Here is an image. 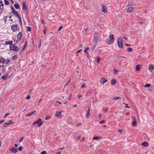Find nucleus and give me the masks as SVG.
Listing matches in <instances>:
<instances>
[{
	"label": "nucleus",
	"instance_id": "e433bc0d",
	"mask_svg": "<svg viewBox=\"0 0 154 154\" xmlns=\"http://www.w3.org/2000/svg\"><path fill=\"white\" fill-rule=\"evenodd\" d=\"M47 30V29L46 27L45 26V29L43 31V33L45 35H46V32Z\"/></svg>",
	"mask_w": 154,
	"mask_h": 154
},
{
	"label": "nucleus",
	"instance_id": "864d4df0",
	"mask_svg": "<svg viewBox=\"0 0 154 154\" xmlns=\"http://www.w3.org/2000/svg\"><path fill=\"white\" fill-rule=\"evenodd\" d=\"M72 94H71L70 95V96H69L68 97V99L69 100H70L71 98V97H72Z\"/></svg>",
	"mask_w": 154,
	"mask_h": 154
},
{
	"label": "nucleus",
	"instance_id": "4c0bfd02",
	"mask_svg": "<svg viewBox=\"0 0 154 154\" xmlns=\"http://www.w3.org/2000/svg\"><path fill=\"white\" fill-rule=\"evenodd\" d=\"M4 3L6 5H8L9 4V2L7 0H4Z\"/></svg>",
	"mask_w": 154,
	"mask_h": 154
},
{
	"label": "nucleus",
	"instance_id": "20e7f679",
	"mask_svg": "<svg viewBox=\"0 0 154 154\" xmlns=\"http://www.w3.org/2000/svg\"><path fill=\"white\" fill-rule=\"evenodd\" d=\"M43 123V122L42 121V119H41L39 118L37 120L35 121L33 123V125H35L36 124H38V127L41 126Z\"/></svg>",
	"mask_w": 154,
	"mask_h": 154
},
{
	"label": "nucleus",
	"instance_id": "b1692460",
	"mask_svg": "<svg viewBox=\"0 0 154 154\" xmlns=\"http://www.w3.org/2000/svg\"><path fill=\"white\" fill-rule=\"evenodd\" d=\"M136 123H137L136 120L135 118H134V120L132 122V125L133 126H134L136 125Z\"/></svg>",
	"mask_w": 154,
	"mask_h": 154
},
{
	"label": "nucleus",
	"instance_id": "6e6d98bb",
	"mask_svg": "<svg viewBox=\"0 0 154 154\" xmlns=\"http://www.w3.org/2000/svg\"><path fill=\"white\" fill-rule=\"evenodd\" d=\"M62 27H63V26H61L58 29V31H60L62 29Z\"/></svg>",
	"mask_w": 154,
	"mask_h": 154
},
{
	"label": "nucleus",
	"instance_id": "6e6552de",
	"mask_svg": "<svg viewBox=\"0 0 154 154\" xmlns=\"http://www.w3.org/2000/svg\"><path fill=\"white\" fill-rule=\"evenodd\" d=\"M9 150L13 153H16L17 151V148L14 147L10 148Z\"/></svg>",
	"mask_w": 154,
	"mask_h": 154
},
{
	"label": "nucleus",
	"instance_id": "a211bd4d",
	"mask_svg": "<svg viewBox=\"0 0 154 154\" xmlns=\"http://www.w3.org/2000/svg\"><path fill=\"white\" fill-rule=\"evenodd\" d=\"M13 43V42L12 41H6L5 42V45H12Z\"/></svg>",
	"mask_w": 154,
	"mask_h": 154
},
{
	"label": "nucleus",
	"instance_id": "f3484780",
	"mask_svg": "<svg viewBox=\"0 0 154 154\" xmlns=\"http://www.w3.org/2000/svg\"><path fill=\"white\" fill-rule=\"evenodd\" d=\"M134 9V8L132 7H130L128 8L127 12L130 13L131 11Z\"/></svg>",
	"mask_w": 154,
	"mask_h": 154
},
{
	"label": "nucleus",
	"instance_id": "a19ab883",
	"mask_svg": "<svg viewBox=\"0 0 154 154\" xmlns=\"http://www.w3.org/2000/svg\"><path fill=\"white\" fill-rule=\"evenodd\" d=\"M8 124H13L14 122H13L11 120H10L8 121Z\"/></svg>",
	"mask_w": 154,
	"mask_h": 154
},
{
	"label": "nucleus",
	"instance_id": "412c9836",
	"mask_svg": "<svg viewBox=\"0 0 154 154\" xmlns=\"http://www.w3.org/2000/svg\"><path fill=\"white\" fill-rule=\"evenodd\" d=\"M18 58V56L16 55H14L12 57V59L13 60H17Z\"/></svg>",
	"mask_w": 154,
	"mask_h": 154
},
{
	"label": "nucleus",
	"instance_id": "f257e3e1",
	"mask_svg": "<svg viewBox=\"0 0 154 154\" xmlns=\"http://www.w3.org/2000/svg\"><path fill=\"white\" fill-rule=\"evenodd\" d=\"M94 38L93 40V42L95 44L94 48L97 46V44L100 43L101 41V35L99 33L95 32L94 35Z\"/></svg>",
	"mask_w": 154,
	"mask_h": 154
},
{
	"label": "nucleus",
	"instance_id": "bb28decb",
	"mask_svg": "<svg viewBox=\"0 0 154 154\" xmlns=\"http://www.w3.org/2000/svg\"><path fill=\"white\" fill-rule=\"evenodd\" d=\"M116 80L115 79H112L111 80V85H113L116 84Z\"/></svg>",
	"mask_w": 154,
	"mask_h": 154
},
{
	"label": "nucleus",
	"instance_id": "680f3d73",
	"mask_svg": "<svg viewBox=\"0 0 154 154\" xmlns=\"http://www.w3.org/2000/svg\"><path fill=\"white\" fill-rule=\"evenodd\" d=\"M56 102L58 103H59V104H62V103L60 101H57Z\"/></svg>",
	"mask_w": 154,
	"mask_h": 154
},
{
	"label": "nucleus",
	"instance_id": "4468645a",
	"mask_svg": "<svg viewBox=\"0 0 154 154\" xmlns=\"http://www.w3.org/2000/svg\"><path fill=\"white\" fill-rule=\"evenodd\" d=\"M154 69V65L152 64L149 65V69L150 71H152Z\"/></svg>",
	"mask_w": 154,
	"mask_h": 154
},
{
	"label": "nucleus",
	"instance_id": "603ef678",
	"mask_svg": "<svg viewBox=\"0 0 154 154\" xmlns=\"http://www.w3.org/2000/svg\"><path fill=\"white\" fill-rule=\"evenodd\" d=\"M31 97L29 95H28L27 96V97H26V98L27 99H29Z\"/></svg>",
	"mask_w": 154,
	"mask_h": 154
},
{
	"label": "nucleus",
	"instance_id": "72a5a7b5",
	"mask_svg": "<svg viewBox=\"0 0 154 154\" xmlns=\"http://www.w3.org/2000/svg\"><path fill=\"white\" fill-rule=\"evenodd\" d=\"M4 5V4L3 3V2L2 1H0V6L1 8H2V7H3Z\"/></svg>",
	"mask_w": 154,
	"mask_h": 154
},
{
	"label": "nucleus",
	"instance_id": "aec40b11",
	"mask_svg": "<svg viewBox=\"0 0 154 154\" xmlns=\"http://www.w3.org/2000/svg\"><path fill=\"white\" fill-rule=\"evenodd\" d=\"M142 145L145 147H147L148 146V143L147 142H144L142 143Z\"/></svg>",
	"mask_w": 154,
	"mask_h": 154
},
{
	"label": "nucleus",
	"instance_id": "338daca9",
	"mask_svg": "<svg viewBox=\"0 0 154 154\" xmlns=\"http://www.w3.org/2000/svg\"><path fill=\"white\" fill-rule=\"evenodd\" d=\"M1 123L3 122H4V120L2 119L0 120Z\"/></svg>",
	"mask_w": 154,
	"mask_h": 154
},
{
	"label": "nucleus",
	"instance_id": "37998d69",
	"mask_svg": "<svg viewBox=\"0 0 154 154\" xmlns=\"http://www.w3.org/2000/svg\"><path fill=\"white\" fill-rule=\"evenodd\" d=\"M50 118H51L50 116H46L45 117V120H47L50 119Z\"/></svg>",
	"mask_w": 154,
	"mask_h": 154
},
{
	"label": "nucleus",
	"instance_id": "58836bf2",
	"mask_svg": "<svg viewBox=\"0 0 154 154\" xmlns=\"http://www.w3.org/2000/svg\"><path fill=\"white\" fill-rule=\"evenodd\" d=\"M151 85L149 84H146L144 86L145 87H149Z\"/></svg>",
	"mask_w": 154,
	"mask_h": 154
},
{
	"label": "nucleus",
	"instance_id": "69168bd1",
	"mask_svg": "<svg viewBox=\"0 0 154 154\" xmlns=\"http://www.w3.org/2000/svg\"><path fill=\"white\" fill-rule=\"evenodd\" d=\"M118 131L120 132V133H122V130L121 129H119V131Z\"/></svg>",
	"mask_w": 154,
	"mask_h": 154
},
{
	"label": "nucleus",
	"instance_id": "dca6fc26",
	"mask_svg": "<svg viewBox=\"0 0 154 154\" xmlns=\"http://www.w3.org/2000/svg\"><path fill=\"white\" fill-rule=\"evenodd\" d=\"M13 14L14 15L15 17H18V18L20 17L19 14L18 12L17 11L14 13H13Z\"/></svg>",
	"mask_w": 154,
	"mask_h": 154
},
{
	"label": "nucleus",
	"instance_id": "774afa93",
	"mask_svg": "<svg viewBox=\"0 0 154 154\" xmlns=\"http://www.w3.org/2000/svg\"><path fill=\"white\" fill-rule=\"evenodd\" d=\"M61 152H56V154H60Z\"/></svg>",
	"mask_w": 154,
	"mask_h": 154
},
{
	"label": "nucleus",
	"instance_id": "79ce46f5",
	"mask_svg": "<svg viewBox=\"0 0 154 154\" xmlns=\"http://www.w3.org/2000/svg\"><path fill=\"white\" fill-rule=\"evenodd\" d=\"M123 103L125 105V107L126 108H130V107L128 105V104H127L126 103Z\"/></svg>",
	"mask_w": 154,
	"mask_h": 154
},
{
	"label": "nucleus",
	"instance_id": "e2e57ef3",
	"mask_svg": "<svg viewBox=\"0 0 154 154\" xmlns=\"http://www.w3.org/2000/svg\"><path fill=\"white\" fill-rule=\"evenodd\" d=\"M23 137H22V138H21L20 139V140H19V142H20V143L22 141V140H23Z\"/></svg>",
	"mask_w": 154,
	"mask_h": 154
},
{
	"label": "nucleus",
	"instance_id": "7c9ffc66",
	"mask_svg": "<svg viewBox=\"0 0 154 154\" xmlns=\"http://www.w3.org/2000/svg\"><path fill=\"white\" fill-rule=\"evenodd\" d=\"M100 138H101V137H93V138L92 139L94 140H97L98 139Z\"/></svg>",
	"mask_w": 154,
	"mask_h": 154
},
{
	"label": "nucleus",
	"instance_id": "bf43d9fd",
	"mask_svg": "<svg viewBox=\"0 0 154 154\" xmlns=\"http://www.w3.org/2000/svg\"><path fill=\"white\" fill-rule=\"evenodd\" d=\"M9 115H10V114H8V113H7V114H6L5 116L4 117V118H5L7 116H9Z\"/></svg>",
	"mask_w": 154,
	"mask_h": 154
},
{
	"label": "nucleus",
	"instance_id": "f8f14e48",
	"mask_svg": "<svg viewBox=\"0 0 154 154\" xmlns=\"http://www.w3.org/2000/svg\"><path fill=\"white\" fill-rule=\"evenodd\" d=\"M107 81V80L106 78L104 79V78H102L100 79V82L102 83H104L106 82Z\"/></svg>",
	"mask_w": 154,
	"mask_h": 154
},
{
	"label": "nucleus",
	"instance_id": "a878e982",
	"mask_svg": "<svg viewBox=\"0 0 154 154\" xmlns=\"http://www.w3.org/2000/svg\"><path fill=\"white\" fill-rule=\"evenodd\" d=\"M14 6L15 8L17 9H18L20 8V6L18 4H14Z\"/></svg>",
	"mask_w": 154,
	"mask_h": 154
},
{
	"label": "nucleus",
	"instance_id": "9b49d317",
	"mask_svg": "<svg viewBox=\"0 0 154 154\" xmlns=\"http://www.w3.org/2000/svg\"><path fill=\"white\" fill-rule=\"evenodd\" d=\"M109 37L110 40L113 42H114L115 39L114 37V35L113 34H111L109 36Z\"/></svg>",
	"mask_w": 154,
	"mask_h": 154
},
{
	"label": "nucleus",
	"instance_id": "f704fd0d",
	"mask_svg": "<svg viewBox=\"0 0 154 154\" xmlns=\"http://www.w3.org/2000/svg\"><path fill=\"white\" fill-rule=\"evenodd\" d=\"M136 69L137 71H139L140 70V66L139 65H138L136 66Z\"/></svg>",
	"mask_w": 154,
	"mask_h": 154
},
{
	"label": "nucleus",
	"instance_id": "f03ea898",
	"mask_svg": "<svg viewBox=\"0 0 154 154\" xmlns=\"http://www.w3.org/2000/svg\"><path fill=\"white\" fill-rule=\"evenodd\" d=\"M11 29L13 32L19 31L20 30L18 25L17 24L11 25Z\"/></svg>",
	"mask_w": 154,
	"mask_h": 154
},
{
	"label": "nucleus",
	"instance_id": "423d86ee",
	"mask_svg": "<svg viewBox=\"0 0 154 154\" xmlns=\"http://www.w3.org/2000/svg\"><path fill=\"white\" fill-rule=\"evenodd\" d=\"M22 8L23 10H25V12L27 14L28 13V8L26 5V3L23 1V2Z\"/></svg>",
	"mask_w": 154,
	"mask_h": 154
},
{
	"label": "nucleus",
	"instance_id": "49530a36",
	"mask_svg": "<svg viewBox=\"0 0 154 154\" xmlns=\"http://www.w3.org/2000/svg\"><path fill=\"white\" fill-rule=\"evenodd\" d=\"M47 153V152L46 151L44 150L43 151H42L41 153V154H46Z\"/></svg>",
	"mask_w": 154,
	"mask_h": 154
},
{
	"label": "nucleus",
	"instance_id": "5701e85b",
	"mask_svg": "<svg viewBox=\"0 0 154 154\" xmlns=\"http://www.w3.org/2000/svg\"><path fill=\"white\" fill-rule=\"evenodd\" d=\"M5 59L2 57H0V63H4L5 62Z\"/></svg>",
	"mask_w": 154,
	"mask_h": 154
},
{
	"label": "nucleus",
	"instance_id": "9d476101",
	"mask_svg": "<svg viewBox=\"0 0 154 154\" xmlns=\"http://www.w3.org/2000/svg\"><path fill=\"white\" fill-rule=\"evenodd\" d=\"M102 11L104 13H106L107 12V10L106 8V7L103 5L102 4Z\"/></svg>",
	"mask_w": 154,
	"mask_h": 154
},
{
	"label": "nucleus",
	"instance_id": "8fccbe9b",
	"mask_svg": "<svg viewBox=\"0 0 154 154\" xmlns=\"http://www.w3.org/2000/svg\"><path fill=\"white\" fill-rule=\"evenodd\" d=\"M23 149V147L22 146H20L18 148V150L20 151H21Z\"/></svg>",
	"mask_w": 154,
	"mask_h": 154
},
{
	"label": "nucleus",
	"instance_id": "a18cd8bd",
	"mask_svg": "<svg viewBox=\"0 0 154 154\" xmlns=\"http://www.w3.org/2000/svg\"><path fill=\"white\" fill-rule=\"evenodd\" d=\"M86 86L85 85V84H83L82 85V86H81V87L82 88H86Z\"/></svg>",
	"mask_w": 154,
	"mask_h": 154
},
{
	"label": "nucleus",
	"instance_id": "7ed1b4c3",
	"mask_svg": "<svg viewBox=\"0 0 154 154\" xmlns=\"http://www.w3.org/2000/svg\"><path fill=\"white\" fill-rule=\"evenodd\" d=\"M10 50L13 51H17L19 49V47L17 46H15L14 44H12L11 45H10Z\"/></svg>",
	"mask_w": 154,
	"mask_h": 154
},
{
	"label": "nucleus",
	"instance_id": "cd10ccee",
	"mask_svg": "<svg viewBox=\"0 0 154 154\" xmlns=\"http://www.w3.org/2000/svg\"><path fill=\"white\" fill-rule=\"evenodd\" d=\"M31 28L29 26H27L26 27V30L29 32H30L31 31Z\"/></svg>",
	"mask_w": 154,
	"mask_h": 154
},
{
	"label": "nucleus",
	"instance_id": "13d9d810",
	"mask_svg": "<svg viewBox=\"0 0 154 154\" xmlns=\"http://www.w3.org/2000/svg\"><path fill=\"white\" fill-rule=\"evenodd\" d=\"M14 43L15 44H16L18 42V40H14Z\"/></svg>",
	"mask_w": 154,
	"mask_h": 154
},
{
	"label": "nucleus",
	"instance_id": "4d7b16f0",
	"mask_svg": "<svg viewBox=\"0 0 154 154\" xmlns=\"http://www.w3.org/2000/svg\"><path fill=\"white\" fill-rule=\"evenodd\" d=\"M105 122L104 121V120H102V121H100V124H103V123H104Z\"/></svg>",
	"mask_w": 154,
	"mask_h": 154
},
{
	"label": "nucleus",
	"instance_id": "1a4fd4ad",
	"mask_svg": "<svg viewBox=\"0 0 154 154\" xmlns=\"http://www.w3.org/2000/svg\"><path fill=\"white\" fill-rule=\"evenodd\" d=\"M62 112H59L58 111H57L55 114V116L57 117L60 118L61 115V113Z\"/></svg>",
	"mask_w": 154,
	"mask_h": 154
},
{
	"label": "nucleus",
	"instance_id": "ea45409f",
	"mask_svg": "<svg viewBox=\"0 0 154 154\" xmlns=\"http://www.w3.org/2000/svg\"><path fill=\"white\" fill-rule=\"evenodd\" d=\"M113 71L115 74H116V73H117L118 72H119V71L118 70L116 69H113Z\"/></svg>",
	"mask_w": 154,
	"mask_h": 154
},
{
	"label": "nucleus",
	"instance_id": "09e8293b",
	"mask_svg": "<svg viewBox=\"0 0 154 154\" xmlns=\"http://www.w3.org/2000/svg\"><path fill=\"white\" fill-rule=\"evenodd\" d=\"M89 48H87L84 51V52L85 53H86V52H87V51L89 49Z\"/></svg>",
	"mask_w": 154,
	"mask_h": 154
},
{
	"label": "nucleus",
	"instance_id": "6ab92c4d",
	"mask_svg": "<svg viewBox=\"0 0 154 154\" xmlns=\"http://www.w3.org/2000/svg\"><path fill=\"white\" fill-rule=\"evenodd\" d=\"M36 111H33L32 112L29 113L28 115H26L25 116L26 117L27 116H31L33 115L35 113Z\"/></svg>",
	"mask_w": 154,
	"mask_h": 154
},
{
	"label": "nucleus",
	"instance_id": "0e129e2a",
	"mask_svg": "<svg viewBox=\"0 0 154 154\" xmlns=\"http://www.w3.org/2000/svg\"><path fill=\"white\" fill-rule=\"evenodd\" d=\"M41 22H42V23H43V24H45V22H44V20L43 19H42L41 20Z\"/></svg>",
	"mask_w": 154,
	"mask_h": 154
},
{
	"label": "nucleus",
	"instance_id": "473e14b6",
	"mask_svg": "<svg viewBox=\"0 0 154 154\" xmlns=\"http://www.w3.org/2000/svg\"><path fill=\"white\" fill-rule=\"evenodd\" d=\"M11 8L13 14V13H14L16 11H15L14 8L13 7H11Z\"/></svg>",
	"mask_w": 154,
	"mask_h": 154
},
{
	"label": "nucleus",
	"instance_id": "c85d7f7f",
	"mask_svg": "<svg viewBox=\"0 0 154 154\" xmlns=\"http://www.w3.org/2000/svg\"><path fill=\"white\" fill-rule=\"evenodd\" d=\"M10 59L9 58H7L6 60V61H5V62H4V63L5 64H7L8 63L10 62Z\"/></svg>",
	"mask_w": 154,
	"mask_h": 154
},
{
	"label": "nucleus",
	"instance_id": "4be33fe9",
	"mask_svg": "<svg viewBox=\"0 0 154 154\" xmlns=\"http://www.w3.org/2000/svg\"><path fill=\"white\" fill-rule=\"evenodd\" d=\"M85 44L84 42H83L81 44L80 46V47L81 49H82V48H83L85 47Z\"/></svg>",
	"mask_w": 154,
	"mask_h": 154
},
{
	"label": "nucleus",
	"instance_id": "3c124183",
	"mask_svg": "<svg viewBox=\"0 0 154 154\" xmlns=\"http://www.w3.org/2000/svg\"><path fill=\"white\" fill-rule=\"evenodd\" d=\"M100 59V58L99 57H97V63H98L99 62Z\"/></svg>",
	"mask_w": 154,
	"mask_h": 154
},
{
	"label": "nucleus",
	"instance_id": "ddd939ff",
	"mask_svg": "<svg viewBox=\"0 0 154 154\" xmlns=\"http://www.w3.org/2000/svg\"><path fill=\"white\" fill-rule=\"evenodd\" d=\"M106 43L109 45L112 44L113 42H112L110 39L109 38H107L106 40Z\"/></svg>",
	"mask_w": 154,
	"mask_h": 154
},
{
	"label": "nucleus",
	"instance_id": "2eb2a0df",
	"mask_svg": "<svg viewBox=\"0 0 154 154\" xmlns=\"http://www.w3.org/2000/svg\"><path fill=\"white\" fill-rule=\"evenodd\" d=\"M90 107H88V110L87 113L86 114V117L87 119L89 118V117L90 116Z\"/></svg>",
	"mask_w": 154,
	"mask_h": 154
},
{
	"label": "nucleus",
	"instance_id": "c03bdc74",
	"mask_svg": "<svg viewBox=\"0 0 154 154\" xmlns=\"http://www.w3.org/2000/svg\"><path fill=\"white\" fill-rule=\"evenodd\" d=\"M6 76L4 75L2 77V79L4 80H5L6 79Z\"/></svg>",
	"mask_w": 154,
	"mask_h": 154
},
{
	"label": "nucleus",
	"instance_id": "0eeeda50",
	"mask_svg": "<svg viewBox=\"0 0 154 154\" xmlns=\"http://www.w3.org/2000/svg\"><path fill=\"white\" fill-rule=\"evenodd\" d=\"M22 33L20 32L17 35V40L19 41H20L22 36Z\"/></svg>",
	"mask_w": 154,
	"mask_h": 154
},
{
	"label": "nucleus",
	"instance_id": "5fc2aeb1",
	"mask_svg": "<svg viewBox=\"0 0 154 154\" xmlns=\"http://www.w3.org/2000/svg\"><path fill=\"white\" fill-rule=\"evenodd\" d=\"M18 19H19L20 24H21V25H22V20H21V17L20 18H19Z\"/></svg>",
	"mask_w": 154,
	"mask_h": 154
},
{
	"label": "nucleus",
	"instance_id": "052dcab7",
	"mask_svg": "<svg viewBox=\"0 0 154 154\" xmlns=\"http://www.w3.org/2000/svg\"><path fill=\"white\" fill-rule=\"evenodd\" d=\"M82 50V49H80V50H79L76 53L78 54V53H79V52H80V51H81Z\"/></svg>",
	"mask_w": 154,
	"mask_h": 154
},
{
	"label": "nucleus",
	"instance_id": "de8ad7c7",
	"mask_svg": "<svg viewBox=\"0 0 154 154\" xmlns=\"http://www.w3.org/2000/svg\"><path fill=\"white\" fill-rule=\"evenodd\" d=\"M85 54H86V55L87 57H88V58H89L90 57V55H89V54L88 53V52H87L86 53H85Z\"/></svg>",
	"mask_w": 154,
	"mask_h": 154
},
{
	"label": "nucleus",
	"instance_id": "2f4dec72",
	"mask_svg": "<svg viewBox=\"0 0 154 154\" xmlns=\"http://www.w3.org/2000/svg\"><path fill=\"white\" fill-rule=\"evenodd\" d=\"M70 82V79H69L68 81L65 84V85H64V86L65 87L67 86L69 84V83Z\"/></svg>",
	"mask_w": 154,
	"mask_h": 154
},
{
	"label": "nucleus",
	"instance_id": "c9c22d12",
	"mask_svg": "<svg viewBox=\"0 0 154 154\" xmlns=\"http://www.w3.org/2000/svg\"><path fill=\"white\" fill-rule=\"evenodd\" d=\"M126 50L129 52H130L132 51V49L131 48H128L126 49Z\"/></svg>",
	"mask_w": 154,
	"mask_h": 154
},
{
	"label": "nucleus",
	"instance_id": "39448f33",
	"mask_svg": "<svg viewBox=\"0 0 154 154\" xmlns=\"http://www.w3.org/2000/svg\"><path fill=\"white\" fill-rule=\"evenodd\" d=\"M117 44L119 48H123V45L122 43V39L121 37H119V38Z\"/></svg>",
	"mask_w": 154,
	"mask_h": 154
},
{
	"label": "nucleus",
	"instance_id": "c756f323",
	"mask_svg": "<svg viewBox=\"0 0 154 154\" xmlns=\"http://www.w3.org/2000/svg\"><path fill=\"white\" fill-rule=\"evenodd\" d=\"M121 99V98L120 97H114L112 99V100H117Z\"/></svg>",
	"mask_w": 154,
	"mask_h": 154
},
{
	"label": "nucleus",
	"instance_id": "393cba45",
	"mask_svg": "<svg viewBox=\"0 0 154 154\" xmlns=\"http://www.w3.org/2000/svg\"><path fill=\"white\" fill-rule=\"evenodd\" d=\"M26 45H27V43H26V44H25L23 46V48L22 49L21 51L20 52V53H21L22 52H23L24 50L25 49V48L26 47Z\"/></svg>",
	"mask_w": 154,
	"mask_h": 154
}]
</instances>
